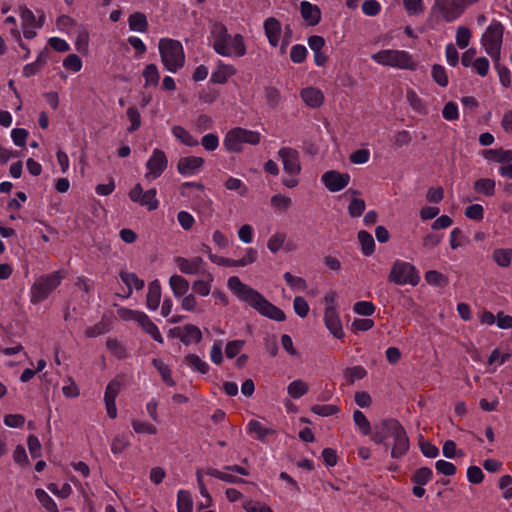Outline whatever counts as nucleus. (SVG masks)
Listing matches in <instances>:
<instances>
[{"label": "nucleus", "instance_id": "obj_1", "mask_svg": "<svg viewBox=\"0 0 512 512\" xmlns=\"http://www.w3.org/2000/svg\"><path fill=\"white\" fill-rule=\"evenodd\" d=\"M227 286L239 300L249 304L261 315L278 322L286 319L282 309L269 302L257 290L244 284L239 277L231 276L227 281Z\"/></svg>", "mask_w": 512, "mask_h": 512}, {"label": "nucleus", "instance_id": "obj_2", "mask_svg": "<svg viewBox=\"0 0 512 512\" xmlns=\"http://www.w3.org/2000/svg\"><path fill=\"white\" fill-rule=\"evenodd\" d=\"M392 438L393 446L391 457L399 459L403 457L410 448L409 437L403 425L395 418H385L374 425L371 440L375 444H386V440Z\"/></svg>", "mask_w": 512, "mask_h": 512}, {"label": "nucleus", "instance_id": "obj_3", "mask_svg": "<svg viewBox=\"0 0 512 512\" xmlns=\"http://www.w3.org/2000/svg\"><path fill=\"white\" fill-rule=\"evenodd\" d=\"M210 36L214 51L224 57H243L246 55V44L243 35L235 34L231 36L227 27L218 21H214L210 26Z\"/></svg>", "mask_w": 512, "mask_h": 512}, {"label": "nucleus", "instance_id": "obj_4", "mask_svg": "<svg viewBox=\"0 0 512 512\" xmlns=\"http://www.w3.org/2000/svg\"><path fill=\"white\" fill-rule=\"evenodd\" d=\"M158 50L163 67L171 72L177 73L185 65V52L182 43L172 38H161L158 43Z\"/></svg>", "mask_w": 512, "mask_h": 512}, {"label": "nucleus", "instance_id": "obj_5", "mask_svg": "<svg viewBox=\"0 0 512 512\" xmlns=\"http://www.w3.org/2000/svg\"><path fill=\"white\" fill-rule=\"evenodd\" d=\"M371 59L379 65L404 70H416L417 63L413 56L405 50L384 49L371 55Z\"/></svg>", "mask_w": 512, "mask_h": 512}, {"label": "nucleus", "instance_id": "obj_6", "mask_svg": "<svg viewBox=\"0 0 512 512\" xmlns=\"http://www.w3.org/2000/svg\"><path fill=\"white\" fill-rule=\"evenodd\" d=\"M66 277L63 270L54 271L50 274L42 275L37 279L30 289V301L32 304H38L46 300L49 295L61 284Z\"/></svg>", "mask_w": 512, "mask_h": 512}, {"label": "nucleus", "instance_id": "obj_7", "mask_svg": "<svg viewBox=\"0 0 512 512\" xmlns=\"http://www.w3.org/2000/svg\"><path fill=\"white\" fill-rule=\"evenodd\" d=\"M460 0H434L431 7L428 22L438 24L441 21L450 23L462 16L465 12Z\"/></svg>", "mask_w": 512, "mask_h": 512}, {"label": "nucleus", "instance_id": "obj_8", "mask_svg": "<svg viewBox=\"0 0 512 512\" xmlns=\"http://www.w3.org/2000/svg\"><path fill=\"white\" fill-rule=\"evenodd\" d=\"M260 141L259 132L235 127L226 133L223 144L227 151L239 153L243 150V144L258 145Z\"/></svg>", "mask_w": 512, "mask_h": 512}, {"label": "nucleus", "instance_id": "obj_9", "mask_svg": "<svg viewBox=\"0 0 512 512\" xmlns=\"http://www.w3.org/2000/svg\"><path fill=\"white\" fill-rule=\"evenodd\" d=\"M388 281L397 285L416 286L420 282L419 271L409 262L396 260L388 275Z\"/></svg>", "mask_w": 512, "mask_h": 512}, {"label": "nucleus", "instance_id": "obj_10", "mask_svg": "<svg viewBox=\"0 0 512 512\" xmlns=\"http://www.w3.org/2000/svg\"><path fill=\"white\" fill-rule=\"evenodd\" d=\"M504 26L493 20L482 35L481 43L491 58H500Z\"/></svg>", "mask_w": 512, "mask_h": 512}, {"label": "nucleus", "instance_id": "obj_11", "mask_svg": "<svg viewBox=\"0 0 512 512\" xmlns=\"http://www.w3.org/2000/svg\"><path fill=\"white\" fill-rule=\"evenodd\" d=\"M168 335L172 338H178L186 346L192 343L198 344L203 338L200 328L193 324L171 328Z\"/></svg>", "mask_w": 512, "mask_h": 512}, {"label": "nucleus", "instance_id": "obj_12", "mask_svg": "<svg viewBox=\"0 0 512 512\" xmlns=\"http://www.w3.org/2000/svg\"><path fill=\"white\" fill-rule=\"evenodd\" d=\"M278 156L282 160L283 169L290 175H298L301 172L300 154L291 147H282L278 151Z\"/></svg>", "mask_w": 512, "mask_h": 512}, {"label": "nucleus", "instance_id": "obj_13", "mask_svg": "<svg viewBox=\"0 0 512 512\" xmlns=\"http://www.w3.org/2000/svg\"><path fill=\"white\" fill-rule=\"evenodd\" d=\"M167 165L168 160L165 152L158 148L154 149L152 155L146 163L148 172L146 173L145 177H152L153 179L160 177L161 174L166 170Z\"/></svg>", "mask_w": 512, "mask_h": 512}, {"label": "nucleus", "instance_id": "obj_14", "mask_svg": "<svg viewBox=\"0 0 512 512\" xmlns=\"http://www.w3.org/2000/svg\"><path fill=\"white\" fill-rule=\"evenodd\" d=\"M321 181L330 192H338L347 187L350 182V175L330 170L322 175Z\"/></svg>", "mask_w": 512, "mask_h": 512}, {"label": "nucleus", "instance_id": "obj_15", "mask_svg": "<svg viewBox=\"0 0 512 512\" xmlns=\"http://www.w3.org/2000/svg\"><path fill=\"white\" fill-rule=\"evenodd\" d=\"M324 323L330 333L337 339L345 336L339 314L334 306H326L324 312Z\"/></svg>", "mask_w": 512, "mask_h": 512}, {"label": "nucleus", "instance_id": "obj_16", "mask_svg": "<svg viewBox=\"0 0 512 512\" xmlns=\"http://www.w3.org/2000/svg\"><path fill=\"white\" fill-rule=\"evenodd\" d=\"M205 160L199 156L181 157L177 163V170L181 175L190 176L197 174L204 166Z\"/></svg>", "mask_w": 512, "mask_h": 512}, {"label": "nucleus", "instance_id": "obj_17", "mask_svg": "<svg viewBox=\"0 0 512 512\" xmlns=\"http://www.w3.org/2000/svg\"><path fill=\"white\" fill-rule=\"evenodd\" d=\"M263 28L269 44L272 47H277L282 34L281 22L275 17H268L264 21Z\"/></svg>", "mask_w": 512, "mask_h": 512}, {"label": "nucleus", "instance_id": "obj_18", "mask_svg": "<svg viewBox=\"0 0 512 512\" xmlns=\"http://www.w3.org/2000/svg\"><path fill=\"white\" fill-rule=\"evenodd\" d=\"M237 73L236 68L231 64H225L219 60L216 69L212 72L210 82L213 84H225L229 78Z\"/></svg>", "mask_w": 512, "mask_h": 512}, {"label": "nucleus", "instance_id": "obj_19", "mask_svg": "<svg viewBox=\"0 0 512 512\" xmlns=\"http://www.w3.org/2000/svg\"><path fill=\"white\" fill-rule=\"evenodd\" d=\"M300 13L303 18V20L309 25V26H316L321 21V10L320 8L312 4L308 1H302L300 3Z\"/></svg>", "mask_w": 512, "mask_h": 512}, {"label": "nucleus", "instance_id": "obj_20", "mask_svg": "<svg viewBox=\"0 0 512 512\" xmlns=\"http://www.w3.org/2000/svg\"><path fill=\"white\" fill-rule=\"evenodd\" d=\"M175 262L179 268V270L188 275L198 274L203 268L204 261L201 257H193L191 259H187L184 257H176Z\"/></svg>", "mask_w": 512, "mask_h": 512}, {"label": "nucleus", "instance_id": "obj_21", "mask_svg": "<svg viewBox=\"0 0 512 512\" xmlns=\"http://www.w3.org/2000/svg\"><path fill=\"white\" fill-rule=\"evenodd\" d=\"M300 96L310 108H318L324 102L323 92L315 87H307L301 90Z\"/></svg>", "mask_w": 512, "mask_h": 512}, {"label": "nucleus", "instance_id": "obj_22", "mask_svg": "<svg viewBox=\"0 0 512 512\" xmlns=\"http://www.w3.org/2000/svg\"><path fill=\"white\" fill-rule=\"evenodd\" d=\"M161 300V285L159 280L155 279L148 285V293L146 295V306L149 310L158 309Z\"/></svg>", "mask_w": 512, "mask_h": 512}, {"label": "nucleus", "instance_id": "obj_23", "mask_svg": "<svg viewBox=\"0 0 512 512\" xmlns=\"http://www.w3.org/2000/svg\"><path fill=\"white\" fill-rule=\"evenodd\" d=\"M141 328L147 333L149 334L153 340H155L156 342L160 343V344H163L164 343V339L162 337V334L160 333L159 331V328L157 327V325L149 318V316L144 313L143 316L141 317L139 323H138Z\"/></svg>", "mask_w": 512, "mask_h": 512}, {"label": "nucleus", "instance_id": "obj_24", "mask_svg": "<svg viewBox=\"0 0 512 512\" xmlns=\"http://www.w3.org/2000/svg\"><path fill=\"white\" fill-rule=\"evenodd\" d=\"M496 182L491 178H480L474 182L473 188L476 193L482 194L487 197H492L495 194Z\"/></svg>", "mask_w": 512, "mask_h": 512}, {"label": "nucleus", "instance_id": "obj_25", "mask_svg": "<svg viewBox=\"0 0 512 512\" xmlns=\"http://www.w3.org/2000/svg\"><path fill=\"white\" fill-rule=\"evenodd\" d=\"M169 285L175 297H182L186 295L189 290V282L183 276L173 275L169 279Z\"/></svg>", "mask_w": 512, "mask_h": 512}, {"label": "nucleus", "instance_id": "obj_26", "mask_svg": "<svg viewBox=\"0 0 512 512\" xmlns=\"http://www.w3.org/2000/svg\"><path fill=\"white\" fill-rule=\"evenodd\" d=\"M152 365L157 369V371L161 375L163 382L167 386L173 387L176 385V382L174 381V379L172 377V371H171L170 367L167 364H165L163 362V360L154 358L152 360Z\"/></svg>", "mask_w": 512, "mask_h": 512}, {"label": "nucleus", "instance_id": "obj_27", "mask_svg": "<svg viewBox=\"0 0 512 512\" xmlns=\"http://www.w3.org/2000/svg\"><path fill=\"white\" fill-rule=\"evenodd\" d=\"M248 433L254 434L255 438L264 441L267 436L274 433L271 428L264 427L258 420H250L247 425Z\"/></svg>", "mask_w": 512, "mask_h": 512}, {"label": "nucleus", "instance_id": "obj_28", "mask_svg": "<svg viewBox=\"0 0 512 512\" xmlns=\"http://www.w3.org/2000/svg\"><path fill=\"white\" fill-rule=\"evenodd\" d=\"M129 28L132 31L146 32L148 29V21L146 15L142 12H135L128 18Z\"/></svg>", "mask_w": 512, "mask_h": 512}, {"label": "nucleus", "instance_id": "obj_29", "mask_svg": "<svg viewBox=\"0 0 512 512\" xmlns=\"http://www.w3.org/2000/svg\"><path fill=\"white\" fill-rule=\"evenodd\" d=\"M184 363L192 370L201 374L209 372V365L196 354H188L184 357Z\"/></svg>", "mask_w": 512, "mask_h": 512}, {"label": "nucleus", "instance_id": "obj_30", "mask_svg": "<svg viewBox=\"0 0 512 512\" xmlns=\"http://www.w3.org/2000/svg\"><path fill=\"white\" fill-rule=\"evenodd\" d=\"M172 134L184 145L188 147H196L199 142L194 138L189 131L182 126H174L172 128Z\"/></svg>", "mask_w": 512, "mask_h": 512}, {"label": "nucleus", "instance_id": "obj_31", "mask_svg": "<svg viewBox=\"0 0 512 512\" xmlns=\"http://www.w3.org/2000/svg\"><path fill=\"white\" fill-rule=\"evenodd\" d=\"M142 76L145 81V87H156L159 84L160 74L156 64L151 63L146 65L142 72Z\"/></svg>", "mask_w": 512, "mask_h": 512}, {"label": "nucleus", "instance_id": "obj_32", "mask_svg": "<svg viewBox=\"0 0 512 512\" xmlns=\"http://www.w3.org/2000/svg\"><path fill=\"white\" fill-rule=\"evenodd\" d=\"M358 240L361 244L362 253L365 256H371L375 251V241L372 235L365 230H361L358 232Z\"/></svg>", "mask_w": 512, "mask_h": 512}, {"label": "nucleus", "instance_id": "obj_33", "mask_svg": "<svg viewBox=\"0 0 512 512\" xmlns=\"http://www.w3.org/2000/svg\"><path fill=\"white\" fill-rule=\"evenodd\" d=\"M493 260L502 268L509 267L512 262V249L498 248L493 251Z\"/></svg>", "mask_w": 512, "mask_h": 512}, {"label": "nucleus", "instance_id": "obj_34", "mask_svg": "<svg viewBox=\"0 0 512 512\" xmlns=\"http://www.w3.org/2000/svg\"><path fill=\"white\" fill-rule=\"evenodd\" d=\"M193 499L187 490H179L177 494V512H192Z\"/></svg>", "mask_w": 512, "mask_h": 512}, {"label": "nucleus", "instance_id": "obj_35", "mask_svg": "<svg viewBox=\"0 0 512 512\" xmlns=\"http://www.w3.org/2000/svg\"><path fill=\"white\" fill-rule=\"evenodd\" d=\"M206 474L214 477L216 479H219L221 481L227 482V483H233V484H243L246 483V481L242 478H239L237 476H234L230 473H225L223 471H220L216 468H208L206 470Z\"/></svg>", "mask_w": 512, "mask_h": 512}, {"label": "nucleus", "instance_id": "obj_36", "mask_svg": "<svg viewBox=\"0 0 512 512\" xmlns=\"http://www.w3.org/2000/svg\"><path fill=\"white\" fill-rule=\"evenodd\" d=\"M433 478V471L429 467H421L414 471L411 476V482L413 484L426 485Z\"/></svg>", "mask_w": 512, "mask_h": 512}, {"label": "nucleus", "instance_id": "obj_37", "mask_svg": "<svg viewBox=\"0 0 512 512\" xmlns=\"http://www.w3.org/2000/svg\"><path fill=\"white\" fill-rule=\"evenodd\" d=\"M308 390L309 386L303 380H294L287 387V392L289 396L294 399L302 397L308 392Z\"/></svg>", "mask_w": 512, "mask_h": 512}, {"label": "nucleus", "instance_id": "obj_38", "mask_svg": "<svg viewBox=\"0 0 512 512\" xmlns=\"http://www.w3.org/2000/svg\"><path fill=\"white\" fill-rule=\"evenodd\" d=\"M494 62L495 69L498 73L499 80L501 85L504 88H509L511 86V72L510 70L500 63V58H492Z\"/></svg>", "mask_w": 512, "mask_h": 512}, {"label": "nucleus", "instance_id": "obj_39", "mask_svg": "<svg viewBox=\"0 0 512 512\" xmlns=\"http://www.w3.org/2000/svg\"><path fill=\"white\" fill-rule=\"evenodd\" d=\"M35 496H36L37 500L41 503V505L48 512H59L55 501L43 489H41V488L36 489Z\"/></svg>", "mask_w": 512, "mask_h": 512}, {"label": "nucleus", "instance_id": "obj_40", "mask_svg": "<svg viewBox=\"0 0 512 512\" xmlns=\"http://www.w3.org/2000/svg\"><path fill=\"white\" fill-rule=\"evenodd\" d=\"M156 194L157 191L155 188H151L147 191H144L139 204L141 206L147 207L149 211L156 210L159 206V201L156 198Z\"/></svg>", "mask_w": 512, "mask_h": 512}, {"label": "nucleus", "instance_id": "obj_41", "mask_svg": "<svg viewBox=\"0 0 512 512\" xmlns=\"http://www.w3.org/2000/svg\"><path fill=\"white\" fill-rule=\"evenodd\" d=\"M406 97L407 101L415 112L422 115L427 113L425 104L414 90L408 89L406 92Z\"/></svg>", "mask_w": 512, "mask_h": 512}, {"label": "nucleus", "instance_id": "obj_42", "mask_svg": "<svg viewBox=\"0 0 512 512\" xmlns=\"http://www.w3.org/2000/svg\"><path fill=\"white\" fill-rule=\"evenodd\" d=\"M353 420L363 435L367 436L371 434V424L362 411L355 410Z\"/></svg>", "mask_w": 512, "mask_h": 512}, {"label": "nucleus", "instance_id": "obj_43", "mask_svg": "<svg viewBox=\"0 0 512 512\" xmlns=\"http://www.w3.org/2000/svg\"><path fill=\"white\" fill-rule=\"evenodd\" d=\"M120 278L128 286L129 292H131L132 287H134L136 290H141L144 288V281L140 279L135 273L121 272Z\"/></svg>", "mask_w": 512, "mask_h": 512}, {"label": "nucleus", "instance_id": "obj_44", "mask_svg": "<svg viewBox=\"0 0 512 512\" xmlns=\"http://www.w3.org/2000/svg\"><path fill=\"white\" fill-rule=\"evenodd\" d=\"M403 6L409 16H420L425 11L423 0H403Z\"/></svg>", "mask_w": 512, "mask_h": 512}, {"label": "nucleus", "instance_id": "obj_45", "mask_svg": "<svg viewBox=\"0 0 512 512\" xmlns=\"http://www.w3.org/2000/svg\"><path fill=\"white\" fill-rule=\"evenodd\" d=\"M130 446V441L125 434H117L111 441V452L121 454Z\"/></svg>", "mask_w": 512, "mask_h": 512}, {"label": "nucleus", "instance_id": "obj_46", "mask_svg": "<svg viewBox=\"0 0 512 512\" xmlns=\"http://www.w3.org/2000/svg\"><path fill=\"white\" fill-rule=\"evenodd\" d=\"M366 375V369L360 365L349 367L344 371V376L349 384H353L356 380L365 378Z\"/></svg>", "mask_w": 512, "mask_h": 512}, {"label": "nucleus", "instance_id": "obj_47", "mask_svg": "<svg viewBox=\"0 0 512 512\" xmlns=\"http://www.w3.org/2000/svg\"><path fill=\"white\" fill-rule=\"evenodd\" d=\"M110 330V324L104 318L101 319L100 322L96 323L93 326L86 328L85 335L88 338H94L100 336L102 334L107 333Z\"/></svg>", "mask_w": 512, "mask_h": 512}, {"label": "nucleus", "instance_id": "obj_48", "mask_svg": "<svg viewBox=\"0 0 512 512\" xmlns=\"http://www.w3.org/2000/svg\"><path fill=\"white\" fill-rule=\"evenodd\" d=\"M431 75L433 80L441 87H446L449 83L448 75L444 66L434 64L432 66Z\"/></svg>", "mask_w": 512, "mask_h": 512}, {"label": "nucleus", "instance_id": "obj_49", "mask_svg": "<svg viewBox=\"0 0 512 512\" xmlns=\"http://www.w3.org/2000/svg\"><path fill=\"white\" fill-rule=\"evenodd\" d=\"M283 278L287 285L293 290L304 291L307 288V282L302 277L294 276L290 272H286Z\"/></svg>", "mask_w": 512, "mask_h": 512}, {"label": "nucleus", "instance_id": "obj_50", "mask_svg": "<svg viewBox=\"0 0 512 512\" xmlns=\"http://www.w3.org/2000/svg\"><path fill=\"white\" fill-rule=\"evenodd\" d=\"M106 347L118 359H124L127 357L126 348L117 339L108 338L106 341Z\"/></svg>", "mask_w": 512, "mask_h": 512}, {"label": "nucleus", "instance_id": "obj_51", "mask_svg": "<svg viewBox=\"0 0 512 512\" xmlns=\"http://www.w3.org/2000/svg\"><path fill=\"white\" fill-rule=\"evenodd\" d=\"M126 115L131 123L127 130L129 133H133L141 126V115L135 106H130L126 111Z\"/></svg>", "mask_w": 512, "mask_h": 512}, {"label": "nucleus", "instance_id": "obj_52", "mask_svg": "<svg viewBox=\"0 0 512 512\" xmlns=\"http://www.w3.org/2000/svg\"><path fill=\"white\" fill-rule=\"evenodd\" d=\"M471 37V30L465 26H460L456 32V44L459 48L465 49L468 47Z\"/></svg>", "mask_w": 512, "mask_h": 512}, {"label": "nucleus", "instance_id": "obj_53", "mask_svg": "<svg viewBox=\"0 0 512 512\" xmlns=\"http://www.w3.org/2000/svg\"><path fill=\"white\" fill-rule=\"evenodd\" d=\"M286 233L276 232L268 240L267 247L272 253L278 252L284 245Z\"/></svg>", "mask_w": 512, "mask_h": 512}, {"label": "nucleus", "instance_id": "obj_54", "mask_svg": "<svg viewBox=\"0 0 512 512\" xmlns=\"http://www.w3.org/2000/svg\"><path fill=\"white\" fill-rule=\"evenodd\" d=\"M428 284L434 286H444L448 283V278L436 270H429L424 275Z\"/></svg>", "mask_w": 512, "mask_h": 512}, {"label": "nucleus", "instance_id": "obj_55", "mask_svg": "<svg viewBox=\"0 0 512 512\" xmlns=\"http://www.w3.org/2000/svg\"><path fill=\"white\" fill-rule=\"evenodd\" d=\"M311 411L319 416L328 417L339 412V407L332 404H316L311 407Z\"/></svg>", "mask_w": 512, "mask_h": 512}, {"label": "nucleus", "instance_id": "obj_56", "mask_svg": "<svg viewBox=\"0 0 512 512\" xmlns=\"http://www.w3.org/2000/svg\"><path fill=\"white\" fill-rule=\"evenodd\" d=\"M117 314L123 321H135L139 323L144 312L121 307L117 310Z\"/></svg>", "mask_w": 512, "mask_h": 512}, {"label": "nucleus", "instance_id": "obj_57", "mask_svg": "<svg viewBox=\"0 0 512 512\" xmlns=\"http://www.w3.org/2000/svg\"><path fill=\"white\" fill-rule=\"evenodd\" d=\"M132 427H133L134 431L139 434L155 435L157 433L156 426L149 422L133 420Z\"/></svg>", "mask_w": 512, "mask_h": 512}, {"label": "nucleus", "instance_id": "obj_58", "mask_svg": "<svg viewBox=\"0 0 512 512\" xmlns=\"http://www.w3.org/2000/svg\"><path fill=\"white\" fill-rule=\"evenodd\" d=\"M121 383L117 379L111 380L105 390L104 401H116V398L120 392Z\"/></svg>", "mask_w": 512, "mask_h": 512}, {"label": "nucleus", "instance_id": "obj_59", "mask_svg": "<svg viewBox=\"0 0 512 512\" xmlns=\"http://www.w3.org/2000/svg\"><path fill=\"white\" fill-rule=\"evenodd\" d=\"M292 204V200L288 196L281 194L273 195L271 198V205L279 211H286Z\"/></svg>", "mask_w": 512, "mask_h": 512}, {"label": "nucleus", "instance_id": "obj_60", "mask_svg": "<svg viewBox=\"0 0 512 512\" xmlns=\"http://www.w3.org/2000/svg\"><path fill=\"white\" fill-rule=\"evenodd\" d=\"M265 98L267 104L270 107L275 108L279 105L281 100L280 91L276 87L268 86L265 88Z\"/></svg>", "mask_w": 512, "mask_h": 512}, {"label": "nucleus", "instance_id": "obj_61", "mask_svg": "<svg viewBox=\"0 0 512 512\" xmlns=\"http://www.w3.org/2000/svg\"><path fill=\"white\" fill-rule=\"evenodd\" d=\"M82 65L83 63L81 58L76 54H69L63 60L64 68L73 72H79L82 69Z\"/></svg>", "mask_w": 512, "mask_h": 512}, {"label": "nucleus", "instance_id": "obj_62", "mask_svg": "<svg viewBox=\"0 0 512 512\" xmlns=\"http://www.w3.org/2000/svg\"><path fill=\"white\" fill-rule=\"evenodd\" d=\"M307 57V49L304 45L296 44L292 46L290 51V59L292 62L300 64L305 61Z\"/></svg>", "mask_w": 512, "mask_h": 512}, {"label": "nucleus", "instance_id": "obj_63", "mask_svg": "<svg viewBox=\"0 0 512 512\" xmlns=\"http://www.w3.org/2000/svg\"><path fill=\"white\" fill-rule=\"evenodd\" d=\"M225 187L228 190L238 191L241 196H246L248 193L247 186L238 178L229 177L225 182Z\"/></svg>", "mask_w": 512, "mask_h": 512}, {"label": "nucleus", "instance_id": "obj_64", "mask_svg": "<svg viewBox=\"0 0 512 512\" xmlns=\"http://www.w3.org/2000/svg\"><path fill=\"white\" fill-rule=\"evenodd\" d=\"M355 313L362 316H371L375 312V306L370 301H358L354 304Z\"/></svg>", "mask_w": 512, "mask_h": 512}]
</instances>
